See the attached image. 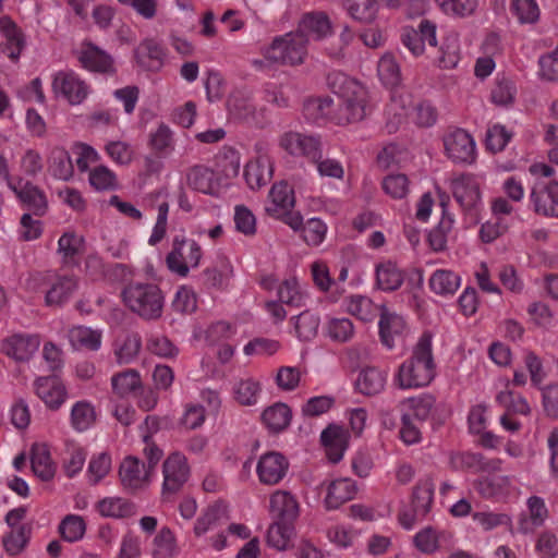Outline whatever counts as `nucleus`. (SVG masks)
Wrapping results in <instances>:
<instances>
[{
  "label": "nucleus",
  "instance_id": "1",
  "mask_svg": "<svg viewBox=\"0 0 558 558\" xmlns=\"http://www.w3.org/2000/svg\"><path fill=\"white\" fill-rule=\"evenodd\" d=\"M436 376L433 355V337L424 332L412 350L409 359L403 361L393 374V384L402 389H418L428 386Z\"/></svg>",
  "mask_w": 558,
  "mask_h": 558
},
{
  "label": "nucleus",
  "instance_id": "2",
  "mask_svg": "<svg viewBox=\"0 0 558 558\" xmlns=\"http://www.w3.org/2000/svg\"><path fill=\"white\" fill-rule=\"evenodd\" d=\"M328 84L340 104L332 120L338 124L362 121L371 110L368 93L355 78L336 72L329 75Z\"/></svg>",
  "mask_w": 558,
  "mask_h": 558
},
{
  "label": "nucleus",
  "instance_id": "3",
  "mask_svg": "<svg viewBox=\"0 0 558 558\" xmlns=\"http://www.w3.org/2000/svg\"><path fill=\"white\" fill-rule=\"evenodd\" d=\"M307 39L296 31L276 36L271 44L263 49L264 60H254V65L263 68L265 63L296 66L307 58Z\"/></svg>",
  "mask_w": 558,
  "mask_h": 558
},
{
  "label": "nucleus",
  "instance_id": "4",
  "mask_svg": "<svg viewBox=\"0 0 558 558\" xmlns=\"http://www.w3.org/2000/svg\"><path fill=\"white\" fill-rule=\"evenodd\" d=\"M122 299L128 308L146 320L161 317L165 306V295L154 283H131L124 288Z\"/></svg>",
  "mask_w": 558,
  "mask_h": 558
},
{
  "label": "nucleus",
  "instance_id": "5",
  "mask_svg": "<svg viewBox=\"0 0 558 558\" xmlns=\"http://www.w3.org/2000/svg\"><path fill=\"white\" fill-rule=\"evenodd\" d=\"M484 181L483 175L474 173H461L450 179L449 187L464 213L475 215L483 208Z\"/></svg>",
  "mask_w": 558,
  "mask_h": 558
},
{
  "label": "nucleus",
  "instance_id": "6",
  "mask_svg": "<svg viewBox=\"0 0 558 558\" xmlns=\"http://www.w3.org/2000/svg\"><path fill=\"white\" fill-rule=\"evenodd\" d=\"M203 256L201 245L193 239L174 238L172 248L166 257L169 270L181 278L199 266Z\"/></svg>",
  "mask_w": 558,
  "mask_h": 558
},
{
  "label": "nucleus",
  "instance_id": "7",
  "mask_svg": "<svg viewBox=\"0 0 558 558\" xmlns=\"http://www.w3.org/2000/svg\"><path fill=\"white\" fill-rule=\"evenodd\" d=\"M25 517L26 509L23 507L14 508L5 515L10 530L3 536V547L10 556L20 555L31 541L32 525L23 522Z\"/></svg>",
  "mask_w": 558,
  "mask_h": 558
},
{
  "label": "nucleus",
  "instance_id": "8",
  "mask_svg": "<svg viewBox=\"0 0 558 558\" xmlns=\"http://www.w3.org/2000/svg\"><path fill=\"white\" fill-rule=\"evenodd\" d=\"M52 92L71 106L81 105L89 95V85L74 71L64 70L53 74Z\"/></svg>",
  "mask_w": 558,
  "mask_h": 558
},
{
  "label": "nucleus",
  "instance_id": "9",
  "mask_svg": "<svg viewBox=\"0 0 558 558\" xmlns=\"http://www.w3.org/2000/svg\"><path fill=\"white\" fill-rule=\"evenodd\" d=\"M260 287L266 291L276 290L277 298L281 303L294 307L305 305L308 298L307 286L302 283L294 275L284 278L280 282L274 276H265L260 279Z\"/></svg>",
  "mask_w": 558,
  "mask_h": 558
},
{
  "label": "nucleus",
  "instance_id": "10",
  "mask_svg": "<svg viewBox=\"0 0 558 558\" xmlns=\"http://www.w3.org/2000/svg\"><path fill=\"white\" fill-rule=\"evenodd\" d=\"M447 157L458 165H473L477 158L473 136L462 129H456L444 137Z\"/></svg>",
  "mask_w": 558,
  "mask_h": 558
},
{
  "label": "nucleus",
  "instance_id": "11",
  "mask_svg": "<svg viewBox=\"0 0 558 558\" xmlns=\"http://www.w3.org/2000/svg\"><path fill=\"white\" fill-rule=\"evenodd\" d=\"M35 395L50 411L60 410L69 398L64 381L56 375L38 376L33 381Z\"/></svg>",
  "mask_w": 558,
  "mask_h": 558
},
{
  "label": "nucleus",
  "instance_id": "12",
  "mask_svg": "<svg viewBox=\"0 0 558 558\" xmlns=\"http://www.w3.org/2000/svg\"><path fill=\"white\" fill-rule=\"evenodd\" d=\"M191 469L186 457L179 451L171 452L162 464V493L174 494L190 477Z\"/></svg>",
  "mask_w": 558,
  "mask_h": 558
},
{
  "label": "nucleus",
  "instance_id": "13",
  "mask_svg": "<svg viewBox=\"0 0 558 558\" xmlns=\"http://www.w3.org/2000/svg\"><path fill=\"white\" fill-rule=\"evenodd\" d=\"M279 146L293 157H306L316 160L322 151V143L317 136L289 131L279 138Z\"/></svg>",
  "mask_w": 558,
  "mask_h": 558
},
{
  "label": "nucleus",
  "instance_id": "14",
  "mask_svg": "<svg viewBox=\"0 0 558 558\" xmlns=\"http://www.w3.org/2000/svg\"><path fill=\"white\" fill-rule=\"evenodd\" d=\"M153 471L135 456H126L119 466V478L128 492H136L149 485Z\"/></svg>",
  "mask_w": 558,
  "mask_h": 558
},
{
  "label": "nucleus",
  "instance_id": "15",
  "mask_svg": "<svg viewBox=\"0 0 558 558\" xmlns=\"http://www.w3.org/2000/svg\"><path fill=\"white\" fill-rule=\"evenodd\" d=\"M40 338L31 333H14L4 338L0 351L16 362H27L38 351Z\"/></svg>",
  "mask_w": 558,
  "mask_h": 558
},
{
  "label": "nucleus",
  "instance_id": "16",
  "mask_svg": "<svg viewBox=\"0 0 558 558\" xmlns=\"http://www.w3.org/2000/svg\"><path fill=\"white\" fill-rule=\"evenodd\" d=\"M310 40L320 41L333 34V25L329 16L323 11H312L302 14L295 29Z\"/></svg>",
  "mask_w": 558,
  "mask_h": 558
},
{
  "label": "nucleus",
  "instance_id": "17",
  "mask_svg": "<svg viewBox=\"0 0 558 558\" xmlns=\"http://www.w3.org/2000/svg\"><path fill=\"white\" fill-rule=\"evenodd\" d=\"M289 470L287 458L277 451L262 454L256 463V474L264 485H276L280 483Z\"/></svg>",
  "mask_w": 558,
  "mask_h": 558
},
{
  "label": "nucleus",
  "instance_id": "18",
  "mask_svg": "<svg viewBox=\"0 0 558 558\" xmlns=\"http://www.w3.org/2000/svg\"><path fill=\"white\" fill-rule=\"evenodd\" d=\"M1 52L12 62H17L26 47V37L23 31L8 15L0 17Z\"/></svg>",
  "mask_w": 558,
  "mask_h": 558
},
{
  "label": "nucleus",
  "instance_id": "19",
  "mask_svg": "<svg viewBox=\"0 0 558 558\" xmlns=\"http://www.w3.org/2000/svg\"><path fill=\"white\" fill-rule=\"evenodd\" d=\"M378 326L381 342L389 350L403 342L408 332L404 318L397 313L388 312L386 310L380 314Z\"/></svg>",
  "mask_w": 558,
  "mask_h": 558
},
{
  "label": "nucleus",
  "instance_id": "20",
  "mask_svg": "<svg viewBox=\"0 0 558 558\" xmlns=\"http://www.w3.org/2000/svg\"><path fill=\"white\" fill-rule=\"evenodd\" d=\"M187 185L199 193L218 196L221 191V182L217 173L209 167L196 165L186 172Z\"/></svg>",
  "mask_w": 558,
  "mask_h": 558
},
{
  "label": "nucleus",
  "instance_id": "21",
  "mask_svg": "<svg viewBox=\"0 0 558 558\" xmlns=\"http://www.w3.org/2000/svg\"><path fill=\"white\" fill-rule=\"evenodd\" d=\"M295 206V195L293 187L286 181L275 183L265 204L266 213L271 216L287 215Z\"/></svg>",
  "mask_w": 558,
  "mask_h": 558
},
{
  "label": "nucleus",
  "instance_id": "22",
  "mask_svg": "<svg viewBox=\"0 0 558 558\" xmlns=\"http://www.w3.org/2000/svg\"><path fill=\"white\" fill-rule=\"evenodd\" d=\"M274 162L266 151H258L257 156L246 163L244 178L252 190L266 185L272 178Z\"/></svg>",
  "mask_w": 558,
  "mask_h": 558
},
{
  "label": "nucleus",
  "instance_id": "23",
  "mask_svg": "<svg viewBox=\"0 0 558 558\" xmlns=\"http://www.w3.org/2000/svg\"><path fill=\"white\" fill-rule=\"evenodd\" d=\"M403 45L414 54L424 52L425 44L432 47L437 45L436 26L429 21H422L418 28H405L402 34Z\"/></svg>",
  "mask_w": 558,
  "mask_h": 558
},
{
  "label": "nucleus",
  "instance_id": "24",
  "mask_svg": "<svg viewBox=\"0 0 558 558\" xmlns=\"http://www.w3.org/2000/svg\"><path fill=\"white\" fill-rule=\"evenodd\" d=\"M229 520V511L226 504L216 501L209 505L196 519L193 532L196 537H202L208 532L225 525Z\"/></svg>",
  "mask_w": 558,
  "mask_h": 558
},
{
  "label": "nucleus",
  "instance_id": "25",
  "mask_svg": "<svg viewBox=\"0 0 558 558\" xmlns=\"http://www.w3.org/2000/svg\"><path fill=\"white\" fill-rule=\"evenodd\" d=\"M269 511L277 521L294 522L299 517L300 507L290 492L278 489L270 495Z\"/></svg>",
  "mask_w": 558,
  "mask_h": 558
},
{
  "label": "nucleus",
  "instance_id": "26",
  "mask_svg": "<svg viewBox=\"0 0 558 558\" xmlns=\"http://www.w3.org/2000/svg\"><path fill=\"white\" fill-rule=\"evenodd\" d=\"M78 60L84 69L89 72L111 73L114 71V62L110 54L93 44H85Z\"/></svg>",
  "mask_w": 558,
  "mask_h": 558
},
{
  "label": "nucleus",
  "instance_id": "27",
  "mask_svg": "<svg viewBox=\"0 0 558 558\" xmlns=\"http://www.w3.org/2000/svg\"><path fill=\"white\" fill-rule=\"evenodd\" d=\"M534 210L544 216L558 218V182L551 181L541 190H533L530 195Z\"/></svg>",
  "mask_w": 558,
  "mask_h": 558
},
{
  "label": "nucleus",
  "instance_id": "28",
  "mask_svg": "<svg viewBox=\"0 0 558 558\" xmlns=\"http://www.w3.org/2000/svg\"><path fill=\"white\" fill-rule=\"evenodd\" d=\"M440 206L442 207V217L439 223L433 228L428 234V242L434 251L445 250L449 234L451 233L454 225L453 216L447 213L448 195L445 192H438Z\"/></svg>",
  "mask_w": 558,
  "mask_h": 558
},
{
  "label": "nucleus",
  "instance_id": "29",
  "mask_svg": "<svg viewBox=\"0 0 558 558\" xmlns=\"http://www.w3.org/2000/svg\"><path fill=\"white\" fill-rule=\"evenodd\" d=\"M355 494L356 486L351 478H336L328 483L324 502L328 510H335L344 502L353 499Z\"/></svg>",
  "mask_w": 558,
  "mask_h": 558
},
{
  "label": "nucleus",
  "instance_id": "30",
  "mask_svg": "<svg viewBox=\"0 0 558 558\" xmlns=\"http://www.w3.org/2000/svg\"><path fill=\"white\" fill-rule=\"evenodd\" d=\"M387 371L368 366L361 369L355 380L356 390L364 396L380 393L387 384Z\"/></svg>",
  "mask_w": 558,
  "mask_h": 558
},
{
  "label": "nucleus",
  "instance_id": "31",
  "mask_svg": "<svg viewBox=\"0 0 558 558\" xmlns=\"http://www.w3.org/2000/svg\"><path fill=\"white\" fill-rule=\"evenodd\" d=\"M320 439L328 459L333 463L339 462L348 448V433L340 426L331 425L322 433Z\"/></svg>",
  "mask_w": 558,
  "mask_h": 558
},
{
  "label": "nucleus",
  "instance_id": "32",
  "mask_svg": "<svg viewBox=\"0 0 558 558\" xmlns=\"http://www.w3.org/2000/svg\"><path fill=\"white\" fill-rule=\"evenodd\" d=\"M474 487L484 498H498L509 496L514 486L512 480L506 475H488L478 478Z\"/></svg>",
  "mask_w": 558,
  "mask_h": 558
},
{
  "label": "nucleus",
  "instance_id": "33",
  "mask_svg": "<svg viewBox=\"0 0 558 558\" xmlns=\"http://www.w3.org/2000/svg\"><path fill=\"white\" fill-rule=\"evenodd\" d=\"M68 338L74 350L98 351L101 347L102 332L78 325L69 330Z\"/></svg>",
  "mask_w": 558,
  "mask_h": 558
},
{
  "label": "nucleus",
  "instance_id": "34",
  "mask_svg": "<svg viewBox=\"0 0 558 558\" xmlns=\"http://www.w3.org/2000/svg\"><path fill=\"white\" fill-rule=\"evenodd\" d=\"M96 510L101 517L111 519L130 518L136 512L133 502L119 496L101 498L96 504Z\"/></svg>",
  "mask_w": 558,
  "mask_h": 558
},
{
  "label": "nucleus",
  "instance_id": "35",
  "mask_svg": "<svg viewBox=\"0 0 558 558\" xmlns=\"http://www.w3.org/2000/svg\"><path fill=\"white\" fill-rule=\"evenodd\" d=\"M165 56L161 45L153 39L142 41L135 49L138 64L149 71H158L163 64Z\"/></svg>",
  "mask_w": 558,
  "mask_h": 558
},
{
  "label": "nucleus",
  "instance_id": "36",
  "mask_svg": "<svg viewBox=\"0 0 558 558\" xmlns=\"http://www.w3.org/2000/svg\"><path fill=\"white\" fill-rule=\"evenodd\" d=\"M260 392L262 385L253 377L235 379L231 388L233 400L243 407H252L257 404Z\"/></svg>",
  "mask_w": 558,
  "mask_h": 558
},
{
  "label": "nucleus",
  "instance_id": "37",
  "mask_svg": "<svg viewBox=\"0 0 558 558\" xmlns=\"http://www.w3.org/2000/svg\"><path fill=\"white\" fill-rule=\"evenodd\" d=\"M429 289L437 295L451 296L461 286V277L451 269H436L428 279Z\"/></svg>",
  "mask_w": 558,
  "mask_h": 558
},
{
  "label": "nucleus",
  "instance_id": "38",
  "mask_svg": "<svg viewBox=\"0 0 558 558\" xmlns=\"http://www.w3.org/2000/svg\"><path fill=\"white\" fill-rule=\"evenodd\" d=\"M529 518H521L519 531L523 534L533 532L535 527L542 526L548 518V509L545 500L538 496H532L526 500Z\"/></svg>",
  "mask_w": 558,
  "mask_h": 558
},
{
  "label": "nucleus",
  "instance_id": "39",
  "mask_svg": "<svg viewBox=\"0 0 558 558\" xmlns=\"http://www.w3.org/2000/svg\"><path fill=\"white\" fill-rule=\"evenodd\" d=\"M77 289V279L73 276H60L51 283L46 293V304L59 306L68 302Z\"/></svg>",
  "mask_w": 558,
  "mask_h": 558
},
{
  "label": "nucleus",
  "instance_id": "40",
  "mask_svg": "<svg viewBox=\"0 0 558 558\" xmlns=\"http://www.w3.org/2000/svg\"><path fill=\"white\" fill-rule=\"evenodd\" d=\"M343 9L353 21L372 24L377 20L379 3L377 0H343Z\"/></svg>",
  "mask_w": 558,
  "mask_h": 558
},
{
  "label": "nucleus",
  "instance_id": "41",
  "mask_svg": "<svg viewBox=\"0 0 558 558\" xmlns=\"http://www.w3.org/2000/svg\"><path fill=\"white\" fill-rule=\"evenodd\" d=\"M295 536L293 522L275 520L266 533V543L277 550H287Z\"/></svg>",
  "mask_w": 558,
  "mask_h": 558
},
{
  "label": "nucleus",
  "instance_id": "42",
  "mask_svg": "<svg viewBox=\"0 0 558 558\" xmlns=\"http://www.w3.org/2000/svg\"><path fill=\"white\" fill-rule=\"evenodd\" d=\"M292 411L283 402H277L266 408L262 413V421L271 433H279L286 429L290 425Z\"/></svg>",
  "mask_w": 558,
  "mask_h": 558
},
{
  "label": "nucleus",
  "instance_id": "43",
  "mask_svg": "<svg viewBox=\"0 0 558 558\" xmlns=\"http://www.w3.org/2000/svg\"><path fill=\"white\" fill-rule=\"evenodd\" d=\"M85 244L83 235L66 231L58 240V254L66 265H76L77 256L82 253Z\"/></svg>",
  "mask_w": 558,
  "mask_h": 558
},
{
  "label": "nucleus",
  "instance_id": "44",
  "mask_svg": "<svg viewBox=\"0 0 558 558\" xmlns=\"http://www.w3.org/2000/svg\"><path fill=\"white\" fill-rule=\"evenodd\" d=\"M227 109L229 116L239 121L253 120L256 111L250 95L243 90H235L229 96Z\"/></svg>",
  "mask_w": 558,
  "mask_h": 558
},
{
  "label": "nucleus",
  "instance_id": "45",
  "mask_svg": "<svg viewBox=\"0 0 558 558\" xmlns=\"http://www.w3.org/2000/svg\"><path fill=\"white\" fill-rule=\"evenodd\" d=\"M147 145L157 154L168 155L175 147L174 132L168 124L160 122L148 133Z\"/></svg>",
  "mask_w": 558,
  "mask_h": 558
},
{
  "label": "nucleus",
  "instance_id": "46",
  "mask_svg": "<svg viewBox=\"0 0 558 558\" xmlns=\"http://www.w3.org/2000/svg\"><path fill=\"white\" fill-rule=\"evenodd\" d=\"M48 171L62 181H69L74 174V166L69 151L62 147H54L48 157Z\"/></svg>",
  "mask_w": 558,
  "mask_h": 558
},
{
  "label": "nucleus",
  "instance_id": "47",
  "mask_svg": "<svg viewBox=\"0 0 558 558\" xmlns=\"http://www.w3.org/2000/svg\"><path fill=\"white\" fill-rule=\"evenodd\" d=\"M96 417V410L90 401L80 400L71 407L70 425L78 433L88 430L95 424Z\"/></svg>",
  "mask_w": 558,
  "mask_h": 558
},
{
  "label": "nucleus",
  "instance_id": "48",
  "mask_svg": "<svg viewBox=\"0 0 558 558\" xmlns=\"http://www.w3.org/2000/svg\"><path fill=\"white\" fill-rule=\"evenodd\" d=\"M31 463L35 475L40 480L49 481L54 476L56 465L47 445L36 444L32 447Z\"/></svg>",
  "mask_w": 558,
  "mask_h": 558
},
{
  "label": "nucleus",
  "instance_id": "49",
  "mask_svg": "<svg viewBox=\"0 0 558 558\" xmlns=\"http://www.w3.org/2000/svg\"><path fill=\"white\" fill-rule=\"evenodd\" d=\"M411 97L408 94L395 92L386 108L387 128L389 132L397 130L398 125L408 116Z\"/></svg>",
  "mask_w": 558,
  "mask_h": 558
},
{
  "label": "nucleus",
  "instance_id": "50",
  "mask_svg": "<svg viewBox=\"0 0 558 558\" xmlns=\"http://www.w3.org/2000/svg\"><path fill=\"white\" fill-rule=\"evenodd\" d=\"M343 307L347 313L363 322H372L377 316V306L369 298L361 294L345 298Z\"/></svg>",
  "mask_w": 558,
  "mask_h": 558
},
{
  "label": "nucleus",
  "instance_id": "51",
  "mask_svg": "<svg viewBox=\"0 0 558 558\" xmlns=\"http://www.w3.org/2000/svg\"><path fill=\"white\" fill-rule=\"evenodd\" d=\"M324 329L331 341L339 343L351 341L355 333L352 320L347 317H327Z\"/></svg>",
  "mask_w": 558,
  "mask_h": 558
},
{
  "label": "nucleus",
  "instance_id": "52",
  "mask_svg": "<svg viewBox=\"0 0 558 558\" xmlns=\"http://www.w3.org/2000/svg\"><path fill=\"white\" fill-rule=\"evenodd\" d=\"M375 271L377 286L384 291L397 290L403 282V274L390 260L379 263Z\"/></svg>",
  "mask_w": 558,
  "mask_h": 558
},
{
  "label": "nucleus",
  "instance_id": "53",
  "mask_svg": "<svg viewBox=\"0 0 558 558\" xmlns=\"http://www.w3.org/2000/svg\"><path fill=\"white\" fill-rule=\"evenodd\" d=\"M88 183L98 192L113 191L119 186L116 172L105 165H97L89 170Z\"/></svg>",
  "mask_w": 558,
  "mask_h": 558
},
{
  "label": "nucleus",
  "instance_id": "54",
  "mask_svg": "<svg viewBox=\"0 0 558 558\" xmlns=\"http://www.w3.org/2000/svg\"><path fill=\"white\" fill-rule=\"evenodd\" d=\"M85 460V450L75 441L68 440L65 442V451L62 460L66 476L74 477L77 475L82 471Z\"/></svg>",
  "mask_w": 558,
  "mask_h": 558
},
{
  "label": "nucleus",
  "instance_id": "55",
  "mask_svg": "<svg viewBox=\"0 0 558 558\" xmlns=\"http://www.w3.org/2000/svg\"><path fill=\"white\" fill-rule=\"evenodd\" d=\"M377 75L380 82L389 88H395L400 84V66L391 53L387 52L379 59L377 64Z\"/></svg>",
  "mask_w": 558,
  "mask_h": 558
},
{
  "label": "nucleus",
  "instance_id": "56",
  "mask_svg": "<svg viewBox=\"0 0 558 558\" xmlns=\"http://www.w3.org/2000/svg\"><path fill=\"white\" fill-rule=\"evenodd\" d=\"M58 531L63 541L75 543L81 541L86 533V522L78 514H68L59 523Z\"/></svg>",
  "mask_w": 558,
  "mask_h": 558
},
{
  "label": "nucleus",
  "instance_id": "57",
  "mask_svg": "<svg viewBox=\"0 0 558 558\" xmlns=\"http://www.w3.org/2000/svg\"><path fill=\"white\" fill-rule=\"evenodd\" d=\"M19 199L28 208L34 209L36 214L43 215L47 207V199L41 190L37 186L26 183L21 189L15 185L13 191Z\"/></svg>",
  "mask_w": 558,
  "mask_h": 558
},
{
  "label": "nucleus",
  "instance_id": "58",
  "mask_svg": "<svg viewBox=\"0 0 558 558\" xmlns=\"http://www.w3.org/2000/svg\"><path fill=\"white\" fill-rule=\"evenodd\" d=\"M445 535L446 533L444 531H437L432 526H426L413 536V544L420 553L430 555L439 549V541L444 538Z\"/></svg>",
  "mask_w": 558,
  "mask_h": 558
},
{
  "label": "nucleus",
  "instance_id": "59",
  "mask_svg": "<svg viewBox=\"0 0 558 558\" xmlns=\"http://www.w3.org/2000/svg\"><path fill=\"white\" fill-rule=\"evenodd\" d=\"M434 483L432 478H421L413 490V504L417 514L425 515L432 506L434 498Z\"/></svg>",
  "mask_w": 558,
  "mask_h": 558
},
{
  "label": "nucleus",
  "instance_id": "60",
  "mask_svg": "<svg viewBox=\"0 0 558 558\" xmlns=\"http://www.w3.org/2000/svg\"><path fill=\"white\" fill-rule=\"evenodd\" d=\"M141 375L135 369H126L111 377V387L114 393L124 397L140 388Z\"/></svg>",
  "mask_w": 558,
  "mask_h": 558
},
{
  "label": "nucleus",
  "instance_id": "61",
  "mask_svg": "<svg viewBox=\"0 0 558 558\" xmlns=\"http://www.w3.org/2000/svg\"><path fill=\"white\" fill-rule=\"evenodd\" d=\"M442 13L452 17H469L478 7V0H435Z\"/></svg>",
  "mask_w": 558,
  "mask_h": 558
},
{
  "label": "nucleus",
  "instance_id": "62",
  "mask_svg": "<svg viewBox=\"0 0 558 558\" xmlns=\"http://www.w3.org/2000/svg\"><path fill=\"white\" fill-rule=\"evenodd\" d=\"M216 161L227 178H234L241 168V155L232 146H223L216 155Z\"/></svg>",
  "mask_w": 558,
  "mask_h": 558
},
{
  "label": "nucleus",
  "instance_id": "63",
  "mask_svg": "<svg viewBox=\"0 0 558 558\" xmlns=\"http://www.w3.org/2000/svg\"><path fill=\"white\" fill-rule=\"evenodd\" d=\"M112 469V459L111 456L107 452H100L98 454H94L87 466V478L89 483L93 485L98 484L102 481Z\"/></svg>",
  "mask_w": 558,
  "mask_h": 558
},
{
  "label": "nucleus",
  "instance_id": "64",
  "mask_svg": "<svg viewBox=\"0 0 558 558\" xmlns=\"http://www.w3.org/2000/svg\"><path fill=\"white\" fill-rule=\"evenodd\" d=\"M293 322L298 338L307 341L317 335L320 319L318 315L305 311L293 317Z\"/></svg>",
  "mask_w": 558,
  "mask_h": 558
}]
</instances>
